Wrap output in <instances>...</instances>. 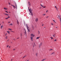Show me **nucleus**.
Returning <instances> with one entry per match:
<instances>
[{
  "instance_id": "nucleus-1",
  "label": "nucleus",
  "mask_w": 61,
  "mask_h": 61,
  "mask_svg": "<svg viewBox=\"0 0 61 61\" xmlns=\"http://www.w3.org/2000/svg\"><path fill=\"white\" fill-rule=\"evenodd\" d=\"M28 8L29 11L31 15H33V13H32V12H31L32 11V9H29V7H28Z\"/></svg>"
},
{
  "instance_id": "nucleus-2",
  "label": "nucleus",
  "mask_w": 61,
  "mask_h": 61,
  "mask_svg": "<svg viewBox=\"0 0 61 61\" xmlns=\"http://www.w3.org/2000/svg\"><path fill=\"white\" fill-rule=\"evenodd\" d=\"M42 46V43L41 42L40 43L39 45V48H40V47L41 46Z\"/></svg>"
},
{
  "instance_id": "nucleus-3",
  "label": "nucleus",
  "mask_w": 61,
  "mask_h": 61,
  "mask_svg": "<svg viewBox=\"0 0 61 61\" xmlns=\"http://www.w3.org/2000/svg\"><path fill=\"white\" fill-rule=\"evenodd\" d=\"M38 21V18H36L35 19V21L36 22H37Z\"/></svg>"
},
{
  "instance_id": "nucleus-4",
  "label": "nucleus",
  "mask_w": 61,
  "mask_h": 61,
  "mask_svg": "<svg viewBox=\"0 0 61 61\" xmlns=\"http://www.w3.org/2000/svg\"><path fill=\"white\" fill-rule=\"evenodd\" d=\"M31 36H32V37H34V36H35V35H34L33 34H32L31 35Z\"/></svg>"
},
{
  "instance_id": "nucleus-5",
  "label": "nucleus",
  "mask_w": 61,
  "mask_h": 61,
  "mask_svg": "<svg viewBox=\"0 0 61 61\" xmlns=\"http://www.w3.org/2000/svg\"><path fill=\"white\" fill-rule=\"evenodd\" d=\"M30 37L31 38V41H33V37H32V36H31Z\"/></svg>"
},
{
  "instance_id": "nucleus-6",
  "label": "nucleus",
  "mask_w": 61,
  "mask_h": 61,
  "mask_svg": "<svg viewBox=\"0 0 61 61\" xmlns=\"http://www.w3.org/2000/svg\"><path fill=\"white\" fill-rule=\"evenodd\" d=\"M26 25L27 29H29V27H28V26L27 25V24H26Z\"/></svg>"
},
{
  "instance_id": "nucleus-7",
  "label": "nucleus",
  "mask_w": 61,
  "mask_h": 61,
  "mask_svg": "<svg viewBox=\"0 0 61 61\" xmlns=\"http://www.w3.org/2000/svg\"><path fill=\"white\" fill-rule=\"evenodd\" d=\"M24 29V30H25V35H26V31L25 30V29Z\"/></svg>"
},
{
  "instance_id": "nucleus-8",
  "label": "nucleus",
  "mask_w": 61,
  "mask_h": 61,
  "mask_svg": "<svg viewBox=\"0 0 61 61\" xmlns=\"http://www.w3.org/2000/svg\"><path fill=\"white\" fill-rule=\"evenodd\" d=\"M55 8H56V9L57 11H58V9H57V8L56 6H55Z\"/></svg>"
},
{
  "instance_id": "nucleus-9",
  "label": "nucleus",
  "mask_w": 61,
  "mask_h": 61,
  "mask_svg": "<svg viewBox=\"0 0 61 61\" xmlns=\"http://www.w3.org/2000/svg\"><path fill=\"white\" fill-rule=\"evenodd\" d=\"M40 38V37H38L36 38V39H38Z\"/></svg>"
},
{
  "instance_id": "nucleus-10",
  "label": "nucleus",
  "mask_w": 61,
  "mask_h": 61,
  "mask_svg": "<svg viewBox=\"0 0 61 61\" xmlns=\"http://www.w3.org/2000/svg\"><path fill=\"white\" fill-rule=\"evenodd\" d=\"M4 9L5 10H7V8H4Z\"/></svg>"
},
{
  "instance_id": "nucleus-11",
  "label": "nucleus",
  "mask_w": 61,
  "mask_h": 61,
  "mask_svg": "<svg viewBox=\"0 0 61 61\" xmlns=\"http://www.w3.org/2000/svg\"><path fill=\"white\" fill-rule=\"evenodd\" d=\"M17 23L18 25H19V22L18 21V20H17Z\"/></svg>"
},
{
  "instance_id": "nucleus-12",
  "label": "nucleus",
  "mask_w": 61,
  "mask_h": 61,
  "mask_svg": "<svg viewBox=\"0 0 61 61\" xmlns=\"http://www.w3.org/2000/svg\"><path fill=\"white\" fill-rule=\"evenodd\" d=\"M28 4L29 6H30V5H31V4H30V2H28Z\"/></svg>"
},
{
  "instance_id": "nucleus-13",
  "label": "nucleus",
  "mask_w": 61,
  "mask_h": 61,
  "mask_svg": "<svg viewBox=\"0 0 61 61\" xmlns=\"http://www.w3.org/2000/svg\"><path fill=\"white\" fill-rule=\"evenodd\" d=\"M55 52H52V53H51V55H53V54H55Z\"/></svg>"
},
{
  "instance_id": "nucleus-14",
  "label": "nucleus",
  "mask_w": 61,
  "mask_h": 61,
  "mask_svg": "<svg viewBox=\"0 0 61 61\" xmlns=\"http://www.w3.org/2000/svg\"><path fill=\"white\" fill-rule=\"evenodd\" d=\"M10 18V17L8 16V17L7 18H5V19H8V18Z\"/></svg>"
},
{
  "instance_id": "nucleus-15",
  "label": "nucleus",
  "mask_w": 61,
  "mask_h": 61,
  "mask_svg": "<svg viewBox=\"0 0 61 61\" xmlns=\"http://www.w3.org/2000/svg\"><path fill=\"white\" fill-rule=\"evenodd\" d=\"M4 15H8V16L9 15L6 14H5Z\"/></svg>"
},
{
  "instance_id": "nucleus-16",
  "label": "nucleus",
  "mask_w": 61,
  "mask_h": 61,
  "mask_svg": "<svg viewBox=\"0 0 61 61\" xmlns=\"http://www.w3.org/2000/svg\"><path fill=\"white\" fill-rule=\"evenodd\" d=\"M60 21H61V18H60Z\"/></svg>"
},
{
  "instance_id": "nucleus-17",
  "label": "nucleus",
  "mask_w": 61,
  "mask_h": 61,
  "mask_svg": "<svg viewBox=\"0 0 61 61\" xmlns=\"http://www.w3.org/2000/svg\"><path fill=\"white\" fill-rule=\"evenodd\" d=\"M36 56H37V55H38V53H36Z\"/></svg>"
},
{
  "instance_id": "nucleus-18",
  "label": "nucleus",
  "mask_w": 61,
  "mask_h": 61,
  "mask_svg": "<svg viewBox=\"0 0 61 61\" xmlns=\"http://www.w3.org/2000/svg\"><path fill=\"white\" fill-rule=\"evenodd\" d=\"M46 59H43V60H42L41 61H44L45 60H46Z\"/></svg>"
},
{
  "instance_id": "nucleus-19",
  "label": "nucleus",
  "mask_w": 61,
  "mask_h": 61,
  "mask_svg": "<svg viewBox=\"0 0 61 61\" xmlns=\"http://www.w3.org/2000/svg\"><path fill=\"white\" fill-rule=\"evenodd\" d=\"M41 6H42V7H43L44 6H43V5L42 4H41Z\"/></svg>"
},
{
  "instance_id": "nucleus-20",
  "label": "nucleus",
  "mask_w": 61,
  "mask_h": 61,
  "mask_svg": "<svg viewBox=\"0 0 61 61\" xmlns=\"http://www.w3.org/2000/svg\"><path fill=\"white\" fill-rule=\"evenodd\" d=\"M20 36L21 38H22V33H21L20 34Z\"/></svg>"
},
{
  "instance_id": "nucleus-21",
  "label": "nucleus",
  "mask_w": 61,
  "mask_h": 61,
  "mask_svg": "<svg viewBox=\"0 0 61 61\" xmlns=\"http://www.w3.org/2000/svg\"><path fill=\"white\" fill-rule=\"evenodd\" d=\"M7 32L9 34H10V32L9 31H7Z\"/></svg>"
},
{
  "instance_id": "nucleus-22",
  "label": "nucleus",
  "mask_w": 61,
  "mask_h": 61,
  "mask_svg": "<svg viewBox=\"0 0 61 61\" xmlns=\"http://www.w3.org/2000/svg\"><path fill=\"white\" fill-rule=\"evenodd\" d=\"M9 25H13L12 24V23L10 24Z\"/></svg>"
},
{
  "instance_id": "nucleus-23",
  "label": "nucleus",
  "mask_w": 61,
  "mask_h": 61,
  "mask_svg": "<svg viewBox=\"0 0 61 61\" xmlns=\"http://www.w3.org/2000/svg\"><path fill=\"white\" fill-rule=\"evenodd\" d=\"M53 36V37H56V36H55L54 35H52Z\"/></svg>"
},
{
  "instance_id": "nucleus-24",
  "label": "nucleus",
  "mask_w": 61,
  "mask_h": 61,
  "mask_svg": "<svg viewBox=\"0 0 61 61\" xmlns=\"http://www.w3.org/2000/svg\"><path fill=\"white\" fill-rule=\"evenodd\" d=\"M3 25H1V29H2V28H3Z\"/></svg>"
},
{
  "instance_id": "nucleus-25",
  "label": "nucleus",
  "mask_w": 61,
  "mask_h": 61,
  "mask_svg": "<svg viewBox=\"0 0 61 61\" xmlns=\"http://www.w3.org/2000/svg\"><path fill=\"white\" fill-rule=\"evenodd\" d=\"M38 34H40V31H38Z\"/></svg>"
},
{
  "instance_id": "nucleus-26",
  "label": "nucleus",
  "mask_w": 61,
  "mask_h": 61,
  "mask_svg": "<svg viewBox=\"0 0 61 61\" xmlns=\"http://www.w3.org/2000/svg\"><path fill=\"white\" fill-rule=\"evenodd\" d=\"M25 56H25L23 57L22 58H25Z\"/></svg>"
},
{
  "instance_id": "nucleus-27",
  "label": "nucleus",
  "mask_w": 61,
  "mask_h": 61,
  "mask_svg": "<svg viewBox=\"0 0 61 61\" xmlns=\"http://www.w3.org/2000/svg\"><path fill=\"white\" fill-rule=\"evenodd\" d=\"M29 32H30V30H29V29H27Z\"/></svg>"
},
{
  "instance_id": "nucleus-28",
  "label": "nucleus",
  "mask_w": 61,
  "mask_h": 61,
  "mask_svg": "<svg viewBox=\"0 0 61 61\" xmlns=\"http://www.w3.org/2000/svg\"><path fill=\"white\" fill-rule=\"evenodd\" d=\"M50 38H51V39H53V37H50Z\"/></svg>"
},
{
  "instance_id": "nucleus-29",
  "label": "nucleus",
  "mask_w": 61,
  "mask_h": 61,
  "mask_svg": "<svg viewBox=\"0 0 61 61\" xmlns=\"http://www.w3.org/2000/svg\"><path fill=\"white\" fill-rule=\"evenodd\" d=\"M15 6H16V7H17V5H16V4L15 3Z\"/></svg>"
},
{
  "instance_id": "nucleus-30",
  "label": "nucleus",
  "mask_w": 61,
  "mask_h": 61,
  "mask_svg": "<svg viewBox=\"0 0 61 61\" xmlns=\"http://www.w3.org/2000/svg\"><path fill=\"white\" fill-rule=\"evenodd\" d=\"M53 21H54V22H55V23H56V22L55 21V20H53Z\"/></svg>"
},
{
  "instance_id": "nucleus-31",
  "label": "nucleus",
  "mask_w": 61,
  "mask_h": 61,
  "mask_svg": "<svg viewBox=\"0 0 61 61\" xmlns=\"http://www.w3.org/2000/svg\"><path fill=\"white\" fill-rule=\"evenodd\" d=\"M9 30H12V29H8Z\"/></svg>"
},
{
  "instance_id": "nucleus-32",
  "label": "nucleus",
  "mask_w": 61,
  "mask_h": 61,
  "mask_svg": "<svg viewBox=\"0 0 61 61\" xmlns=\"http://www.w3.org/2000/svg\"><path fill=\"white\" fill-rule=\"evenodd\" d=\"M5 11L6 12V13H8V12H7V11Z\"/></svg>"
},
{
  "instance_id": "nucleus-33",
  "label": "nucleus",
  "mask_w": 61,
  "mask_h": 61,
  "mask_svg": "<svg viewBox=\"0 0 61 61\" xmlns=\"http://www.w3.org/2000/svg\"><path fill=\"white\" fill-rule=\"evenodd\" d=\"M11 5V6H13V7L14 6V5Z\"/></svg>"
},
{
  "instance_id": "nucleus-34",
  "label": "nucleus",
  "mask_w": 61,
  "mask_h": 61,
  "mask_svg": "<svg viewBox=\"0 0 61 61\" xmlns=\"http://www.w3.org/2000/svg\"><path fill=\"white\" fill-rule=\"evenodd\" d=\"M49 50L50 51H51V50H53V49H51L50 50Z\"/></svg>"
},
{
  "instance_id": "nucleus-35",
  "label": "nucleus",
  "mask_w": 61,
  "mask_h": 61,
  "mask_svg": "<svg viewBox=\"0 0 61 61\" xmlns=\"http://www.w3.org/2000/svg\"><path fill=\"white\" fill-rule=\"evenodd\" d=\"M51 24L52 25H54V24H53V23H51Z\"/></svg>"
},
{
  "instance_id": "nucleus-36",
  "label": "nucleus",
  "mask_w": 61,
  "mask_h": 61,
  "mask_svg": "<svg viewBox=\"0 0 61 61\" xmlns=\"http://www.w3.org/2000/svg\"><path fill=\"white\" fill-rule=\"evenodd\" d=\"M46 14H44L43 15H46Z\"/></svg>"
},
{
  "instance_id": "nucleus-37",
  "label": "nucleus",
  "mask_w": 61,
  "mask_h": 61,
  "mask_svg": "<svg viewBox=\"0 0 61 61\" xmlns=\"http://www.w3.org/2000/svg\"><path fill=\"white\" fill-rule=\"evenodd\" d=\"M56 27V28L57 29V28H58V27Z\"/></svg>"
},
{
  "instance_id": "nucleus-38",
  "label": "nucleus",
  "mask_w": 61,
  "mask_h": 61,
  "mask_svg": "<svg viewBox=\"0 0 61 61\" xmlns=\"http://www.w3.org/2000/svg\"><path fill=\"white\" fill-rule=\"evenodd\" d=\"M5 31L4 32H3V34H5Z\"/></svg>"
},
{
  "instance_id": "nucleus-39",
  "label": "nucleus",
  "mask_w": 61,
  "mask_h": 61,
  "mask_svg": "<svg viewBox=\"0 0 61 61\" xmlns=\"http://www.w3.org/2000/svg\"><path fill=\"white\" fill-rule=\"evenodd\" d=\"M54 41H56V39L55 40H54Z\"/></svg>"
},
{
  "instance_id": "nucleus-40",
  "label": "nucleus",
  "mask_w": 61,
  "mask_h": 61,
  "mask_svg": "<svg viewBox=\"0 0 61 61\" xmlns=\"http://www.w3.org/2000/svg\"><path fill=\"white\" fill-rule=\"evenodd\" d=\"M48 12V10H47L46 11V13H47V12Z\"/></svg>"
},
{
  "instance_id": "nucleus-41",
  "label": "nucleus",
  "mask_w": 61,
  "mask_h": 61,
  "mask_svg": "<svg viewBox=\"0 0 61 61\" xmlns=\"http://www.w3.org/2000/svg\"><path fill=\"white\" fill-rule=\"evenodd\" d=\"M14 7V8H15V6H13Z\"/></svg>"
},
{
  "instance_id": "nucleus-42",
  "label": "nucleus",
  "mask_w": 61,
  "mask_h": 61,
  "mask_svg": "<svg viewBox=\"0 0 61 61\" xmlns=\"http://www.w3.org/2000/svg\"><path fill=\"white\" fill-rule=\"evenodd\" d=\"M53 36H56V35L55 34H53Z\"/></svg>"
},
{
  "instance_id": "nucleus-43",
  "label": "nucleus",
  "mask_w": 61,
  "mask_h": 61,
  "mask_svg": "<svg viewBox=\"0 0 61 61\" xmlns=\"http://www.w3.org/2000/svg\"><path fill=\"white\" fill-rule=\"evenodd\" d=\"M48 17H49V16H47L46 17V18H48Z\"/></svg>"
},
{
  "instance_id": "nucleus-44",
  "label": "nucleus",
  "mask_w": 61,
  "mask_h": 61,
  "mask_svg": "<svg viewBox=\"0 0 61 61\" xmlns=\"http://www.w3.org/2000/svg\"><path fill=\"white\" fill-rule=\"evenodd\" d=\"M46 7V6L44 7H43V8H45V7Z\"/></svg>"
},
{
  "instance_id": "nucleus-45",
  "label": "nucleus",
  "mask_w": 61,
  "mask_h": 61,
  "mask_svg": "<svg viewBox=\"0 0 61 61\" xmlns=\"http://www.w3.org/2000/svg\"><path fill=\"white\" fill-rule=\"evenodd\" d=\"M4 21H3V22H2L3 24H4Z\"/></svg>"
},
{
  "instance_id": "nucleus-46",
  "label": "nucleus",
  "mask_w": 61,
  "mask_h": 61,
  "mask_svg": "<svg viewBox=\"0 0 61 61\" xmlns=\"http://www.w3.org/2000/svg\"><path fill=\"white\" fill-rule=\"evenodd\" d=\"M7 36L6 38V39H7V38H7Z\"/></svg>"
},
{
  "instance_id": "nucleus-47",
  "label": "nucleus",
  "mask_w": 61,
  "mask_h": 61,
  "mask_svg": "<svg viewBox=\"0 0 61 61\" xmlns=\"http://www.w3.org/2000/svg\"><path fill=\"white\" fill-rule=\"evenodd\" d=\"M9 5H10V3L9 2Z\"/></svg>"
},
{
  "instance_id": "nucleus-48",
  "label": "nucleus",
  "mask_w": 61,
  "mask_h": 61,
  "mask_svg": "<svg viewBox=\"0 0 61 61\" xmlns=\"http://www.w3.org/2000/svg\"><path fill=\"white\" fill-rule=\"evenodd\" d=\"M11 32H14V31H11Z\"/></svg>"
},
{
  "instance_id": "nucleus-49",
  "label": "nucleus",
  "mask_w": 61,
  "mask_h": 61,
  "mask_svg": "<svg viewBox=\"0 0 61 61\" xmlns=\"http://www.w3.org/2000/svg\"><path fill=\"white\" fill-rule=\"evenodd\" d=\"M13 40H15V39H13Z\"/></svg>"
},
{
  "instance_id": "nucleus-50",
  "label": "nucleus",
  "mask_w": 61,
  "mask_h": 61,
  "mask_svg": "<svg viewBox=\"0 0 61 61\" xmlns=\"http://www.w3.org/2000/svg\"><path fill=\"white\" fill-rule=\"evenodd\" d=\"M41 8H42V7H41L40 8V9Z\"/></svg>"
},
{
  "instance_id": "nucleus-51",
  "label": "nucleus",
  "mask_w": 61,
  "mask_h": 61,
  "mask_svg": "<svg viewBox=\"0 0 61 61\" xmlns=\"http://www.w3.org/2000/svg\"><path fill=\"white\" fill-rule=\"evenodd\" d=\"M16 9H17V7H16Z\"/></svg>"
},
{
  "instance_id": "nucleus-52",
  "label": "nucleus",
  "mask_w": 61,
  "mask_h": 61,
  "mask_svg": "<svg viewBox=\"0 0 61 61\" xmlns=\"http://www.w3.org/2000/svg\"><path fill=\"white\" fill-rule=\"evenodd\" d=\"M19 38H18L17 39H19Z\"/></svg>"
},
{
  "instance_id": "nucleus-53",
  "label": "nucleus",
  "mask_w": 61,
  "mask_h": 61,
  "mask_svg": "<svg viewBox=\"0 0 61 61\" xmlns=\"http://www.w3.org/2000/svg\"><path fill=\"white\" fill-rule=\"evenodd\" d=\"M43 25H44L43 24L42 25V26H43Z\"/></svg>"
},
{
  "instance_id": "nucleus-54",
  "label": "nucleus",
  "mask_w": 61,
  "mask_h": 61,
  "mask_svg": "<svg viewBox=\"0 0 61 61\" xmlns=\"http://www.w3.org/2000/svg\"><path fill=\"white\" fill-rule=\"evenodd\" d=\"M7 34V33H6L5 35V36H6V35Z\"/></svg>"
},
{
  "instance_id": "nucleus-55",
  "label": "nucleus",
  "mask_w": 61,
  "mask_h": 61,
  "mask_svg": "<svg viewBox=\"0 0 61 61\" xmlns=\"http://www.w3.org/2000/svg\"><path fill=\"white\" fill-rule=\"evenodd\" d=\"M9 48H10V46L9 47Z\"/></svg>"
},
{
  "instance_id": "nucleus-56",
  "label": "nucleus",
  "mask_w": 61,
  "mask_h": 61,
  "mask_svg": "<svg viewBox=\"0 0 61 61\" xmlns=\"http://www.w3.org/2000/svg\"><path fill=\"white\" fill-rule=\"evenodd\" d=\"M8 46H7V47H8Z\"/></svg>"
},
{
  "instance_id": "nucleus-57",
  "label": "nucleus",
  "mask_w": 61,
  "mask_h": 61,
  "mask_svg": "<svg viewBox=\"0 0 61 61\" xmlns=\"http://www.w3.org/2000/svg\"><path fill=\"white\" fill-rule=\"evenodd\" d=\"M13 50H15V49H13Z\"/></svg>"
},
{
  "instance_id": "nucleus-58",
  "label": "nucleus",
  "mask_w": 61,
  "mask_h": 61,
  "mask_svg": "<svg viewBox=\"0 0 61 61\" xmlns=\"http://www.w3.org/2000/svg\"><path fill=\"white\" fill-rule=\"evenodd\" d=\"M44 28H46V27H44Z\"/></svg>"
},
{
  "instance_id": "nucleus-59",
  "label": "nucleus",
  "mask_w": 61,
  "mask_h": 61,
  "mask_svg": "<svg viewBox=\"0 0 61 61\" xmlns=\"http://www.w3.org/2000/svg\"><path fill=\"white\" fill-rule=\"evenodd\" d=\"M29 14L30 15H31V14H30L29 13Z\"/></svg>"
},
{
  "instance_id": "nucleus-60",
  "label": "nucleus",
  "mask_w": 61,
  "mask_h": 61,
  "mask_svg": "<svg viewBox=\"0 0 61 61\" xmlns=\"http://www.w3.org/2000/svg\"><path fill=\"white\" fill-rule=\"evenodd\" d=\"M60 10H61V9H60Z\"/></svg>"
},
{
  "instance_id": "nucleus-61",
  "label": "nucleus",
  "mask_w": 61,
  "mask_h": 61,
  "mask_svg": "<svg viewBox=\"0 0 61 61\" xmlns=\"http://www.w3.org/2000/svg\"><path fill=\"white\" fill-rule=\"evenodd\" d=\"M11 43H12V42H11Z\"/></svg>"
},
{
  "instance_id": "nucleus-62",
  "label": "nucleus",
  "mask_w": 61,
  "mask_h": 61,
  "mask_svg": "<svg viewBox=\"0 0 61 61\" xmlns=\"http://www.w3.org/2000/svg\"><path fill=\"white\" fill-rule=\"evenodd\" d=\"M9 41V40H8V41Z\"/></svg>"
},
{
  "instance_id": "nucleus-63",
  "label": "nucleus",
  "mask_w": 61,
  "mask_h": 61,
  "mask_svg": "<svg viewBox=\"0 0 61 61\" xmlns=\"http://www.w3.org/2000/svg\"><path fill=\"white\" fill-rule=\"evenodd\" d=\"M29 61V60H28L27 61Z\"/></svg>"
},
{
  "instance_id": "nucleus-64",
  "label": "nucleus",
  "mask_w": 61,
  "mask_h": 61,
  "mask_svg": "<svg viewBox=\"0 0 61 61\" xmlns=\"http://www.w3.org/2000/svg\"><path fill=\"white\" fill-rule=\"evenodd\" d=\"M10 13V12H9Z\"/></svg>"
}]
</instances>
